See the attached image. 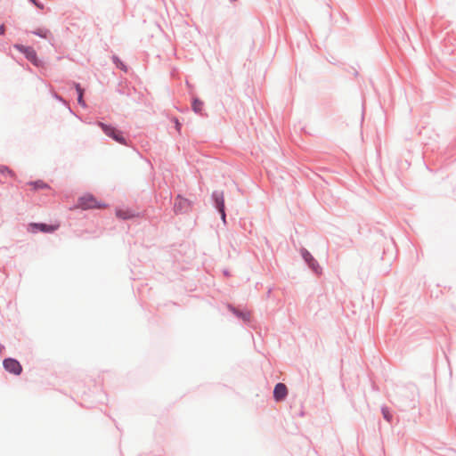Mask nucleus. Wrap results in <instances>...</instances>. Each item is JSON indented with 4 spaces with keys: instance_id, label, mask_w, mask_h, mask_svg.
Returning a JSON list of instances; mask_svg holds the SVG:
<instances>
[{
    "instance_id": "f257e3e1",
    "label": "nucleus",
    "mask_w": 456,
    "mask_h": 456,
    "mask_svg": "<svg viewBox=\"0 0 456 456\" xmlns=\"http://www.w3.org/2000/svg\"><path fill=\"white\" fill-rule=\"evenodd\" d=\"M99 127L102 129V131L110 138H111L113 141L118 142L122 145H127L128 141L125 137L124 133L118 129L117 126L111 125V124H106L103 122L99 121L98 122Z\"/></svg>"
},
{
    "instance_id": "f03ea898",
    "label": "nucleus",
    "mask_w": 456,
    "mask_h": 456,
    "mask_svg": "<svg viewBox=\"0 0 456 456\" xmlns=\"http://www.w3.org/2000/svg\"><path fill=\"white\" fill-rule=\"evenodd\" d=\"M76 208H81L83 210L87 209H99L102 208H106L107 204L98 201L97 199L91 193H86L83 196H80L77 199Z\"/></svg>"
},
{
    "instance_id": "7ed1b4c3",
    "label": "nucleus",
    "mask_w": 456,
    "mask_h": 456,
    "mask_svg": "<svg viewBox=\"0 0 456 456\" xmlns=\"http://www.w3.org/2000/svg\"><path fill=\"white\" fill-rule=\"evenodd\" d=\"M300 255L307 267L317 276L322 273V268L318 261L305 248H301Z\"/></svg>"
},
{
    "instance_id": "20e7f679",
    "label": "nucleus",
    "mask_w": 456,
    "mask_h": 456,
    "mask_svg": "<svg viewBox=\"0 0 456 456\" xmlns=\"http://www.w3.org/2000/svg\"><path fill=\"white\" fill-rule=\"evenodd\" d=\"M13 47L21 53L25 58L30 61L34 66L38 67L41 64L36 50L32 46L24 45L21 44H15Z\"/></svg>"
},
{
    "instance_id": "39448f33",
    "label": "nucleus",
    "mask_w": 456,
    "mask_h": 456,
    "mask_svg": "<svg viewBox=\"0 0 456 456\" xmlns=\"http://www.w3.org/2000/svg\"><path fill=\"white\" fill-rule=\"evenodd\" d=\"M58 228V225H54L52 224L46 223H29L28 224V232L31 233L44 232V233H53Z\"/></svg>"
},
{
    "instance_id": "423d86ee",
    "label": "nucleus",
    "mask_w": 456,
    "mask_h": 456,
    "mask_svg": "<svg viewBox=\"0 0 456 456\" xmlns=\"http://www.w3.org/2000/svg\"><path fill=\"white\" fill-rule=\"evenodd\" d=\"M4 369L15 376H19L22 372V366L20 362L12 357L4 358L3 361Z\"/></svg>"
},
{
    "instance_id": "0eeeda50",
    "label": "nucleus",
    "mask_w": 456,
    "mask_h": 456,
    "mask_svg": "<svg viewBox=\"0 0 456 456\" xmlns=\"http://www.w3.org/2000/svg\"><path fill=\"white\" fill-rule=\"evenodd\" d=\"M191 208V202L181 195H177L174 203V211L176 215L187 213Z\"/></svg>"
},
{
    "instance_id": "6e6552de",
    "label": "nucleus",
    "mask_w": 456,
    "mask_h": 456,
    "mask_svg": "<svg viewBox=\"0 0 456 456\" xmlns=\"http://www.w3.org/2000/svg\"><path fill=\"white\" fill-rule=\"evenodd\" d=\"M227 309L238 319L241 320L244 323L248 324L251 321V314L248 311L240 309L232 304H227Z\"/></svg>"
},
{
    "instance_id": "1a4fd4ad",
    "label": "nucleus",
    "mask_w": 456,
    "mask_h": 456,
    "mask_svg": "<svg viewBox=\"0 0 456 456\" xmlns=\"http://www.w3.org/2000/svg\"><path fill=\"white\" fill-rule=\"evenodd\" d=\"M211 200L216 211L225 209L224 196L222 191H214L211 194Z\"/></svg>"
},
{
    "instance_id": "9d476101",
    "label": "nucleus",
    "mask_w": 456,
    "mask_h": 456,
    "mask_svg": "<svg viewBox=\"0 0 456 456\" xmlns=\"http://www.w3.org/2000/svg\"><path fill=\"white\" fill-rule=\"evenodd\" d=\"M273 399L276 402H281L288 396V388L284 383L279 382L274 386L273 388Z\"/></svg>"
},
{
    "instance_id": "9b49d317",
    "label": "nucleus",
    "mask_w": 456,
    "mask_h": 456,
    "mask_svg": "<svg viewBox=\"0 0 456 456\" xmlns=\"http://www.w3.org/2000/svg\"><path fill=\"white\" fill-rule=\"evenodd\" d=\"M116 216L118 218L122 220H131L141 217L142 214L140 212H135L134 210L126 208V209H117Z\"/></svg>"
},
{
    "instance_id": "f8f14e48",
    "label": "nucleus",
    "mask_w": 456,
    "mask_h": 456,
    "mask_svg": "<svg viewBox=\"0 0 456 456\" xmlns=\"http://www.w3.org/2000/svg\"><path fill=\"white\" fill-rule=\"evenodd\" d=\"M204 102L198 97H193L191 100V109L199 115H202Z\"/></svg>"
},
{
    "instance_id": "ddd939ff",
    "label": "nucleus",
    "mask_w": 456,
    "mask_h": 456,
    "mask_svg": "<svg viewBox=\"0 0 456 456\" xmlns=\"http://www.w3.org/2000/svg\"><path fill=\"white\" fill-rule=\"evenodd\" d=\"M28 185L32 188L34 191H39V190H45V189H50V186L48 183L44 182L43 180H35L30 181L28 183Z\"/></svg>"
},
{
    "instance_id": "4468645a",
    "label": "nucleus",
    "mask_w": 456,
    "mask_h": 456,
    "mask_svg": "<svg viewBox=\"0 0 456 456\" xmlns=\"http://www.w3.org/2000/svg\"><path fill=\"white\" fill-rule=\"evenodd\" d=\"M30 33L45 39H48L50 37H52L51 31L45 28H36L35 30L30 31Z\"/></svg>"
},
{
    "instance_id": "2eb2a0df",
    "label": "nucleus",
    "mask_w": 456,
    "mask_h": 456,
    "mask_svg": "<svg viewBox=\"0 0 456 456\" xmlns=\"http://www.w3.org/2000/svg\"><path fill=\"white\" fill-rule=\"evenodd\" d=\"M381 414L383 416V419L387 421L388 423L392 424L394 420V415L386 405L381 406Z\"/></svg>"
},
{
    "instance_id": "dca6fc26",
    "label": "nucleus",
    "mask_w": 456,
    "mask_h": 456,
    "mask_svg": "<svg viewBox=\"0 0 456 456\" xmlns=\"http://www.w3.org/2000/svg\"><path fill=\"white\" fill-rule=\"evenodd\" d=\"M0 175L9 176L12 179L16 178V174L13 170H12L9 167L4 165H0Z\"/></svg>"
},
{
    "instance_id": "f3484780",
    "label": "nucleus",
    "mask_w": 456,
    "mask_h": 456,
    "mask_svg": "<svg viewBox=\"0 0 456 456\" xmlns=\"http://www.w3.org/2000/svg\"><path fill=\"white\" fill-rule=\"evenodd\" d=\"M112 60H113V62L116 64V66L118 69H120L124 71L127 70V67L126 66V64L118 56L113 55Z\"/></svg>"
},
{
    "instance_id": "a211bd4d",
    "label": "nucleus",
    "mask_w": 456,
    "mask_h": 456,
    "mask_svg": "<svg viewBox=\"0 0 456 456\" xmlns=\"http://www.w3.org/2000/svg\"><path fill=\"white\" fill-rule=\"evenodd\" d=\"M52 95L56 101H58V102H61L63 105L67 106L69 108V111L72 112V110L70 109V107L69 105V102L61 94L53 92Z\"/></svg>"
},
{
    "instance_id": "6ab92c4d",
    "label": "nucleus",
    "mask_w": 456,
    "mask_h": 456,
    "mask_svg": "<svg viewBox=\"0 0 456 456\" xmlns=\"http://www.w3.org/2000/svg\"><path fill=\"white\" fill-rule=\"evenodd\" d=\"M73 86L76 90L77 96H79V95L84 96L85 89L81 86V85L79 83L73 82Z\"/></svg>"
},
{
    "instance_id": "aec40b11",
    "label": "nucleus",
    "mask_w": 456,
    "mask_h": 456,
    "mask_svg": "<svg viewBox=\"0 0 456 456\" xmlns=\"http://www.w3.org/2000/svg\"><path fill=\"white\" fill-rule=\"evenodd\" d=\"M172 122L174 123L175 129L181 134L183 124L179 121L177 118H173Z\"/></svg>"
},
{
    "instance_id": "412c9836",
    "label": "nucleus",
    "mask_w": 456,
    "mask_h": 456,
    "mask_svg": "<svg viewBox=\"0 0 456 456\" xmlns=\"http://www.w3.org/2000/svg\"><path fill=\"white\" fill-rule=\"evenodd\" d=\"M34 6L37 8L42 10L44 9L45 5L44 4L39 0H28Z\"/></svg>"
},
{
    "instance_id": "4be33fe9",
    "label": "nucleus",
    "mask_w": 456,
    "mask_h": 456,
    "mask_svg": "<svg viewBox=\"0 0 456 456\" xmlns=\"http://www.w3.org/2000/svg\"><path fill=\"white\" fill-rule=\"evenodd\" d=\"M77 103L82 107V108H86V101L84 100V96L82 95H79L77 96Z\"/></svg>"
},
{
    "instance_id": "5701e85b",
    "label": "nucleus",
    "mask_w": 456,
    "mask_h": 456,
    "mask_svg": "<svg viewBox=\"0 0 456 456\" xmlns=\"http://www.w3.org/2000/svg\"><path fill=\"white\" fill-rule=\"evenodd\" d=\"M226 209H223V210H220V211H217L220 215V217H221V220L223 221V223L224 224H226Z\"/></svg>"
},
{
    "instance_id": "b1692460",
    "label": "nucleus",
    "mask_w": 456,
    "mask_h": 456,
    "mask_svg": "<svg viewBox=\"0 0 456 456\" xmlns=\"http://www.w3.org/2000/svg\"><path fill=\"white\" fill-rule=\"evenodd\" d=\"M117 92L120 94H128L126 91V88L121 86L117 88Z\"/></svg>"
},
{
    "instance_id": "393cba45",
    "label": "nucleus",
    "mask_w": 456,
    "mask_h": 456,
    "mask_svg": "<svg viewBox=\"0 0 456 456\" xmlns=\"http://www.w3.org/2000/svg\"><path fill=\"white\" fill-rule=\"evenodd\" d=\"M6 32V27L4 24L0 25V36H4Z\"/></svg>"
},
{
    "instance_id": "a878e982",
    "label": "nucleus",
    "mask_w": 456,
    "mask_h": 456,
    "mask_svg": "<svg viewBox=\"0 0 456 456\" xmlns=\"http://www.w3.org/2000/svg\"><path fill=\"white\" fill-rule=\"evenodd\" d=\"M224 274L227 276V275H229V272L228 271H224Z\"/></svg>"
},
{
    "instance_id": "bb28decb",
    "label": "nucleus",
    "mask_w": 456,
    "mask_h": 456,
    "mask_svg": "<svg viewBox=\"0 0 456 456\" xmlns=\"http://www.w3.org/2000/svg\"><path fill=\"white\" fill-rule=\"evenodd\" d=\"M231 3L236 2L237 0H229Z\"/></svg>"
},
{
    "instance_id": "cd10ccee",
    "label": "nucleus",
    "mask_w": 456,
    "mask_h": 456,
    "mask_svg": "<svg viewBox=\"0 0 456 456\" xmlns=\"http://www.w3.org/2000/svg\"><path fill=\"white\" fill-rule=\"evenodd\" d=\"M2 348H4V346H3L2 345H0V350H1Z\"/></svg>"
}]
</instances>
